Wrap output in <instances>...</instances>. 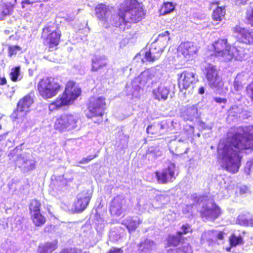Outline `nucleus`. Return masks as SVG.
<instances>
[{
  "label": "nucleus",
  "instance_id": "1",
  "mask_svg": "<svg viewBox=\"0 0 253 253\" xmlns=\"http://www.w3.org/2000/svg\"><path fill=\"white\" fill-rule=\"evenodd\" d=\"M249 149L253 150V126H240L218 148L222 168L231 173L237 172L242 158L239 153Z\"/></svg>",
  "mask_w": 253,
  "mask_h": 253
},
{
  "label": "nucleus",
  "instance_id": "2",
  "mask_svg": "<svg viewBox=\"0 0 253 253\" xmlns=\"http://www.w3.org/2000/svg\"><path fill=\"white\" fill-rule=\"evenodd\" d=\"M81 90L76 86L73 81L67 82L65 90L61 96L49 104V110L53 112L62 107L69 106L81 95Z\"/></svg>",
  "mask_w": 253,
  "mask_h": 253
},
{
  "label": "nucleus",
  "instance_id": "3",
  "mask_svg": "<svg viewBox=\"0 0 253 253\" xmlns=\"http://www.w3.org/2000/svg\"><path fill=\"white\" fill-rule=\"evenodd\" d=\"M61 32L59 26L54 23H49L42 29L41 38L48 51L57 49L61 41Z\"/></svg>",
  "mask_w": 253,
  "mask_h": 253
},
{
  "label": "nucleus",
  "instance_id": "4",
  "mask_svg": "<svg viewBox=\"0 0 253 253\" xmlns=\"http://www.w3.org/2000/svg\"><path fill=\"white\" fill-rule=\"evenodd\" d=\"M142 3L137 0H124L120 4L117 14L113 18V24L124 30L130 27L128 25L127 15Z\"/></svg>",
  "mask_w": 253,
  "mask_h": 253
},
{
  "label": "nucleus",
  "instance_id": "5",
  "mask_svg": "<svg viewBox=\"0 0 253 253\" xmlns=\"http://www.w3.org/2000/svg\"><path fill=\"white\" fill-rule=\"evenodd\" d=\"M62 88V85L56 79L43 78L39 81L37 84V90L39 94L46 99L56 96Z\"/></svg>",
  "mask_w": 253,
  "mask_h": 253
},
{
  "label": "nucleus",
  "instance_id": "6",
  "mask_svg": "<svg viewBox=\"0 0 253 253\" xmlns=\"http://www.w3.org/2000/svg\"><path fill=\"white\" fill-rule=\"evenodd\" d=\"M78 118L72 113H63L54 117V128L59 132L70 131L78 126Z\"/></svg>",
  "mask_w": 253,
  "mask_h": 253
},
{
  "label": "nucleus",
  "instance_id": "7",
  "mask_svg": "<svg viewBox=\"0 0 253 253\" xmlns=\"http://www.w3.org/2000/svg\"><path fill=\"white\" fill-rule=\"evenodd\" d=\"M106 98L103 96L91 97L88 100L87 108L88 112L87 117H102L106 108Z\"/></svg>",
  "mask_w": 253,
  "mask_h": 253
},
{
  "label": "nucleus",
  "instance_id": "8",
  "mask_svg": "<svg viewBox=\"0 0 253 253\" xmlns=\"http://www.w3.org/2000/svg\"><path fill=\"white\" fill-rule=\"evenodd\" d=\"M42 204L41 202L34 199L30 201L29 205L30 219L35 227H41L46 222L45 217L41 212Z\"/></svg>",
  "mask_w": 253,
  "mask_h": 253
},
{
  "label": "nucleus",
  "instance_id": "9",
  "mask_svg": "<svg viewBox=\"0 0 253 253\" xmlns=\"http://www.w3.org/2000/svg\"><path fill=\"white\" fill-rule=\"evenodd\" d=\"M213 49V55L217 57L223 58L225 60H230L231 45L228 44L227 39H218L212 44Z\"/></svg>",
  "mask_w": 253,
  "mask_h": 253
},
{
  "label": "nucleus",
  "instance_id": "10",
  "mask_svg": "<svg viewBox=\"0 0 253 253\" xmlns=\"http://www.w3.org/2000/svg\"><path fill=\"white\" fill-rule=\"evenodd\" d=\"M237 34V41L244 45L253 46V30L247 29L239 25H235L232 29Z\"/></svg>",
  "mask_w": 253,
  "mask_h": 253
},
{
  "label": "nucleus",
  "instance_id": "11",
  "mask_svg": "<svg viewBox=\"0 0 253 253\" xmlns=\"http://www.w3.org/2000/svg\"><path fill=\"white\" fill-rule=\"evenodd\" d=\"M155 177L160 184H167L171 183L176 179L175 169L171 165L162 169L155 171Z\"/></svg>",
  "mask_w": 253,
  "mask_h": 253
},
{
  "label": "nucleus",
  "instance_id": "12",
  "mask_svg": "<svg viewBox=\"0 0 253 253\" xmlns=\"http://www.w3.org/2000/svg\"><path fill=\"white\" fill-rule=\"evenodd\" d=\"M205 77L211 87L222 88L223 82L218 75V70L215 65L209 64L205 68Z\"/></svg>",
  "mask_w": 253,
  "mask_h": 253
},
{
  "label": "nucleus",
  "instance_id": "13",
  "mask_svg": "<svg viewBox=\"0 0 253 253\" xmlns=\"http://www.w3.org/2000/svg\"><path fill=\"white\" fill-rule=\"evenodd\" d=\"M198 49L197 46L191 42H182L177 49V56L180 60L188 61L197 53Z\"/></svg>",
  "mask_w": 253,
  "mask_h": 253
},
{
  "label": "nucleus",
  "instance_id": "14",
  "mask_svg": "<svg viewBox=\"0 0 253 253\" xmlns=\"http://www.w3.org/2000/svg\"><path fill=\"white\" fill-rule=\"evenodd\" d=\"M200 213L202 218L213 221L221 215L222 211L220 208L213 202L211 207L207 204H204L200 211Z\"/></svg>",
  "mask_w": 253,
  "mask_h": 253
},
{
  "label": "nucleus",
  "instance_id": "15",
  "mask_svg": "<svg viewBox=\"0 0 253 253\" xmlns=\"http://www.w3.org/2000/svg\"><path fill=\"white\" fill-rule=\"evenodd\" d=\"M152 77L150 73L144 71L134 78L131 82V95L137 94L140 89H142L148 82L152 79Z\"/></svg>",
  "mask_w": 253,
  "mask_h": 253
},
{
  "label": "nucleus",
  "instance_id": "16",
  "mask_svg": "<svg viewBox=\"0 0 253 253\" xmlns=\"http://www.w3.org/2000/svg\"><path fill=\"white\" fill-rule=\"evenodd\" d=\"M196 73L188 71H184L178 75V86L180 90H187L197 81Z\"/></svg>",
  "mask_w": 253,
  "mask_h": 253
},
{
  "label": "nucleus",
  "instance_id": "17",
  "mask_svg": "<svg viewBox=\"0 0 253 253\" xmlns=\"http://www.w3.org/2000/svg\"><path fill=\"white\" fill-rule=\"evenodd\" d=\"M91 198V194L88 190H83L79 195L73 204L75 212H83L88 206Z\"/></svg>",
  "mask_w": 253,
  "mask_h": 253
},
{
  "label": "nucleus",
  "instance_id": "18",
  "mask_svg": "<svg viewBox=\"0 0 253 253\" xmlns=\"http://www.w3.org/2000/svg\"><path fill=\"white\" fill-rule=\"evenodd\" d=\"M33 103V98L30 94H27L21 99L17 104L16 110L12 114V118L15 119L22 118L25 115L26 109H28Z\"/></svg>",
  "mask_w": 253,
  "mask_h": 253
},
{
  "label": "nucleus",
  "instance_id": "19",
  "mask_svg": "<svg viewBox=\"0 0 253 253\" xmlns=\"http://www.w3.org/2000/svg\"><path fill=\"white\" fill-rule=\"evenodd\" d=\"M145 16V12L144 10L142 4L137 8L130 12L127 15V19L128 21V25L131 23H137L141 21Z\"/></svg>",
  "mask_w": 253,
  "mask_h": 253
},
{
  "label": "nucleus",
  "instance_id": "20",
  "mask_svg": "<svg viewBox=\"0 0 253 253\" xmlns=\"http://www.w3.org/2000/svg\"><path fill=\"white\" fill-rule=\"evenodd\" d=\"M14 164L20 168L22 167L27 171L33 170L36 168V163L34 161L25 160L24 157L21 155L18 156L14 160Z\"/></svg>",
  "mask_w": 253,
  "mask_h": 253
},
{
  "label": "nucleus",
  "instance_id": "21",
  "mask_svg": "<svg viewBox=\"0 0 253 253\" xmlns=\"http://www.w3.org/2000/svg\"><path fill=\"white\" fill-rule=\"evenodd\" d=\"M186 240L187 238L181 236L180 232H176L175 235L169 234L166 239L167 247H177L180 244H184L185 241Z\"/></svg>",
  "mask_w": 253,
  "mask_h": 253
},
{
  "label": "nucleus",
  "instance_id": "22",
  "mask_svg": "<svg viewBox=\"0 0 253 253\" xmlns=\"http://www.w3.org/2000/svg\"><path fill=\"white\" fill-rule=\"evenodd\" d=\"M109 10V6L103 3H99L94 7L95 14L97 18L105 22L108 21L107 14Z\"/></svg>",
  "mask_w": 253,
  "mask_h": 253
},
{
  "label": "nucleus",
  "instance_id": "23",
  "mask_svg": "<svg viewBox=\"0 0 253 253\" xmlns=\"http://www.w3.org/2000/svg\"><path fill=\"white\" fill-rule=\"evenodd\" d=\"M124 201L120 195L115 196L111 201L110 210L112 213L115 214H121L123 211V204Z\"/></svg>",
  "mask_w": 253,
  "mask_h": 253
},
{
  "label": "nucleus",
  "instance_id": "24",
  "mask_svg": "<svg viewBox=\"0 0 253 253\" xmlns=\"http://www.w3.org/2000/svg\"><path fill=\"white\" fill-rule=\"evenodd\" d=\"M57 241L46 242L43 244H40L38 246V253H51L57 248Z\"/></svg>",
  "mask_w": 253,
  "mask_h": 253
},
{
  "label": "nucleus",
  "instance_id": "25",
  "mask_svg": "<svg viewBox=\"0 0 253 253\" xmlns=\"http://www.w3.org/2000/svg\"><path fill=\"white\" fill-rule=\"evenodd\" d=\"M107 63L106 59L102 57H95L92 60V72H97L103 67L106 66Z\"/></svg>",
  "mask_w": 253,
  "mask_h": 253
},
{
  "label": "nucleus",
  "instance_id": "26",
  "mask_svg": "<svg viewBox=\"0 0 253 253\" xmlns=\"http://www.w3.org/2000/svg\"><path fill=\"white\" fill-rule=\"evenodd\" d=\"M164 128V126L161 123H153L148 126L146 131L148 134L159 136L163 134L161 130Z\"/></svg>",
  "mask_w": 253,
  "mask_h": 253
},
{
  "label": "nucleus",
  "instance_id": "27",
  "mask_svg": "<svg viewBox=\"0 0 253 253\" xmlns=\"http://www.w3.org/2000/svg\"><path fill=\"white\" fill-rule=\"evenodd\" d=\"M225 6H217L212 12V18L215 21H222L225 15Z\"/></svg>",
  "mask_w": 253,
  "mask_h": 253
},
{
  "label": "nucleus",
  "instance_id": "28",
  "mask_svg": "<svg viewBox=\"0 0 253 253\" xmlns=\"http://www.w3.org/2000/svg\"><path fill=\"white\" fill-rule=\"evenodd\" d=\"M140 223L139 220H135L132 217L127 218L123 222V224L127 228L129 233L134 231Z\"/></svg>",
  "mask_w": 253,
  "mask_h": 253
},
{
  "label": "nucleus",
  "instance_id": "29",
  "mask_svg": "<svg viewBox=\"0 0 253 253\" xmlns=\"http://www.w3.org/2000/svg\"><path fill=\"white\" fill-rule=\"evenodd\" d=\"M156 98L158 100H166L169 93V89L163 86H159L154 91Z\"/></svg>",
  "mask_w": 253,
  "mask_h": 253
},
{
  "label": "nucleus",
  "instance_id": "30",
  "mask_svg": "<svg viewBox=\"0 0 253 253\" xmlns=\"http://www.w3.org/2000/svg\"><path fill=\"white\" fill-rule=\"evenodd\" d=\"M165 46L164 45H162L159 44L156 42H153L151 43L150 46V50L152 51V54H154L155 57L158 59L162 55V52H163Z\"/></svg>",
  "mask_w": 253,
  "mask_h": 253
},
{
  "label": "nucleus",
  "instance_id": "31",
  "mask_svg": "<svg viewBox=\"0 0 253 253\" xmlns=\"http://www.w3.org/2000/svg\"><path fill=\"white\" fill-rule=\"evenodd\" d=\"M154 244L153 241L144 240L141 241L138 245V251L139 253H142L151 250L152 246Z\"/></svg>",
  "mask_w": 253,
  "mask_h": 253
},
{
  "label": "nucleus",
  "instance_id": "32",
  "mask_svg": "<svg viewBox=\"0 0 253 253\" xmlns=\"http://www.w3.org/2000/svg\"><path fill=\"white\" fill-rule=\"evenodd\" d=\"M13 11L12 6L7 3L0 4V20H2L6 16L10 14Z\"/></svg>",
  "mask_w": 253,
  "mask_h": 253
},
{
  "label": "nucleus",
  "instance_id": "33",
  "mask_svg": "<svg viewBox=\"0 0 253 253\" xmlns=\"http://www.w3.org/2000/svg\"><path fill=\"white\" fill-rule=\"evenodd\" d=\"M229 244L231 247H237L239 245H242L244 242L242 236H236L234 233H232L228 239Z\"/></svg>",
  "mask_w": 253,
  "mask_h": 253
},
{
  "label": "nucleus",
  "instance_id": "34",
  "mask_svg": "<svg viewBox=\"0 0 253 253\" xmlns=\"http://www.w3.org/2000/svg\"><path fill=\"white\" fill-rule=\"evenodd\" d=\"M170 33L169 31H166L164 33L160 34L155 42H158L160 44L164 45L166 46L167 44L169 41Z\"/></svg>",
  "mask_w": 253,
  "mask_h": 253
},
{
  "label": "nucleus",
  "instance_id": "35",
  "mask_svg": "<svg viewBox=\"0 0 253 253\" xmlns=\"http://www.w3.org/2000/svg\"><path fill=\"white\" fill-rule=\"evenodd\" d=\"M245 19L247 24L253 27V2L250 3L247 9Z\"/></svg>",
  "mask_w": 253,
  "mask_h": 253
},
{
  "label": "nucleus",
  "instance_id": "36",
  "mask_svg": "<svg viewBox=\"0 0 253 253\" xmlns=\"http://www.w3.org/2000/svg\"><path fill=\"white\" fill-rule=\"evenodd\" d=\"M174 9V6L171 2H165L160 9L161 14L164 15L169 14Z\"/></svg>",
  "mask_w": 253,
  "mask_h": 253
},
{
  "label": "nucleus",
  "instance_id": "37",
  "mask_svg": "<svg viewBox=\"0 0 253 253\" xmlns=\"http://www.w3.org/2000/svg\"><path fill=\"white\" fill-rule=\"evenodd\" d=\"M20 73V67L19 66H16L11 69L9 73L10 80L13 82H16L18 80V77Z\"/></svg>",
  "mask_w": 253,
  "mask_h": 253
},
{
  "label": "nucleus",
  "instance_id": "38",
  "mask_svg": "<svg viewBox=\"0 0 253 253\" xmlns=\"http://www.w3.org/2000/svg\"><path fill=\"white\" fill-rule=\"evenodd\" d=\"M244 84L242 80L239 77L237 76L233 82L234 89L236 91L241 90L243 88Z\"/></svg>",
  "mask_w": 253,
  "mask_h": 253
},
{
  "label": "nucleus",
  "instance_id": "39",
  "mask_svg": "<svg viewBox=\"0 0 253 253\" xmlns=\"http://www.w3.org/2000/svg\"><path fill=\"white\" fill-rule=\"evenodd\" d=\"M180 229L181 231H177V232H180L181 236H183V235L187 234L188 233H192L193 231L191 226L188 223L182 224Z\"/></svg>",
  "mask_w": 253,
  "mask_h": 253
},
{
  "label": "nucleus",
  "instance_id": "40",
  "mask_svg": "<svg viewBox=\"0 0 253 253\" xmlns=\"http://www.w3.org/2000/svg\"><path fill=\"white\" fill-rule=\"evenodd\" d=\"M151 53L152 51L150 48L148 51L145 52L144 54V58H145L146 61L149 62H153L158 59L154 54H152V53L151 54Z\"/></svg>",
  "mask_w": 253,
  "mask_h": 253
},
{
  "label": "nucleus",
  "instance_id": "41",
  "mask_svg": "<svg viewBox=\"0 0 253 253\" xmlns=\"http://www.w3.org/2000/svg\"><path fill=\"white\" fill-rule=\"evenodd\" d=\"M21 50V48L18 45L9 46L8 48V56L11 57L16 54L18 51Z\"/></svg>",
  "mask_w": 253,
  "mask_h": 253
},
{
  "label": "nucleus",
  "instance_id": "42",
  "mask_svg": "<svg viewBox=\"0 0 253 253\" xmlns=\"http://www.w3.org/2000/svg\"><path fill=\"white\" fill-rule=\"evenodd\" d=\"M246 90L248 92L251 93L250 98L253 100V81L247 85Z\"/></svg>",
  "mask_w": 253,
  "mask_h": 253
},
{
  "label": "nucleus",
  "instance_id": "43",
  "mask_svg": "<svg viewBox=\"0 0 253 253\" xmlns=\"http://www.w3.org/2000/svg\"><path fill=\"white\" fill-rule=\"evenodd\" d=\"M40 0H37L36 1H30V0H23L21 1L22 8H25V5L33 4L34 2H40Z\"/></svg>",
  "mask_w": 253,
  "mask_h": 253
},
{
  "label": "nucleus",
  "instance_id": "44",
  "mask_svg": "<svg viewBox=\"0 0 253 253\" xmlns=\"http://www.w3.org/2000/svg\"><path fill=\"white\" fill-rule=\"evenodd\" d=\"M95 157L94 156H88L87 158H83L80 161V164H85L88 163L89 161H90L91 160L93 159Z\"/></svg>",
  "mask_w": 253,
  "mask_h": 253
},
{
  "label": "nucleus",
  "instance_id": "45",
  "mask_svg": "<svg viewBox=\"0 0 253 253\" xmlns=\"http://www.w3.org/2000/svg\"><path fill=\"white\" fill-rule=\"evenodd\" d=\"M59 253H78L75 249H65L61 251Z\"/></svg>",
  "mask_w": 253,
  "mask_h": 253
},
{
  "label": "nucleus",
  "instance_id": "46",
  "mask_svg": "<svg viewBox=\"0 0 253 253\" xmlns=\"http://www.w3.org/2000/svg\"><path fill=\"white\" fill-rule=\"evenodd\" d=\"M107 253H123V250L121 248H114L110 250Z\"/></svg>",
  "mask_w": 253,
  "mask_h": 253
},
{
  "label": "nucleus",
  "instance_id": "47",
  "mask_svg": "<svg viewBox=\"0 0 253 253\" xmlns=\"http://www.w3.org/2000/svg\"><path fill=\"white\" fill-rule=\"evenodd\" d=\"M225 233L223 231H219L217 233V235L215 237V240H222L224 239V236Z\"/></svg>",
  "mask_w": 253,
  "mask_h": 253
},
{
  "label": "nucleus",
  "instance_id": "48",
  "mask_svg": "<svg viewBox=\"0 0 253 253\" xmlns=\"http://www.w3.org/2000/svg\"><path fill=\"white\" fill-rule=\"evenodd\" d=\"M214 100L218 103H226L227 102V99L226 98H222L220 97H215Z\"/></svg>",
  "mask_w": 253,
  "mask_h": 253
},
{
  "label": "nucleus",
  "instance_id": "49",
  "mask_svg": "<svg viewBox=\"0 0 253 253\" xmlns=\"http://www.w3.org/2000/svg\"><path fill=\"white\" fill-rule=\"evenodd\" d=\"M249 1V0H235V2L237 4L243 5L246 4Z\"/></svg>",
  "mask_w": 253,
  "mask_h": 253
},
{
  "label": "nucleus",
  "instance_id": "50",
  "mask_svg": "<svg viewBox=\"0 0 253 253\" xmlns=\"http://www.w3.org/2000/svg\"><path fill=\"white\" fill-rule=\"evenodd\" d=\"M7 83L6 79L5 77H1L0 76V85L6 84Z\"/></svg>",
  "mask_w": 253,
  "mask_h": 253
},
{
  "label": "nucleus",
  "instance_id": "51",
  "mask_svg": "<svg viewBox=\"0 0 253 253\" xmlns=\"http://www.w3.org/2000/svg\"><path fill=\"white\" fill-rule=\"evenodd\" d=\"M220 2L218 0H214L210 2V5L211 7L214 5H218L219 4Z\"/></svg>",
  "mask_w": 253,
  "mask_h": 253
},
{
  "label": "nucleus",
  "instance_id": "52",
  "mask_svg": "<svg viewBox=\"0 0 253 253\" xmlns=\"http://www.w3.org/2000/svg\"><path fill=\"white\" fill-rule=\"evenodd\" d=\"M198 92L200 94H203L205 92V88L203 86H201L199 88Z\"/></svg>",
  "mask_w": 253,
  "mask_h": 253
},
{
  "label": "nucleus",
  "instance_id": "53",
  "mask_svg": "<svg viewBox=\"0 0 253 253\" xmlns=\"http://www.w3.org/2000/svg\"><path fill=\"white\" fill-rule=\"evenodd\" d=\"M246 190H247V188H245V189H243L242 188H240V193L241 194L245 193Z\"/></svg>",
  "mask_w": 253,
  "mask_h": 253
},
{
  "label": "nucleus",
  "instance_id": "54",
  "mask_svg": "<svg viewBox=\"0 0 253 253\" xmlns=\"http://www.w3.org/2000/svg\"><path fill=\"white\" fill-rule=\"evenodd\" d=\"M233 247H231V246H230L229 247L226 248V251L228 252H230L231 251V248Z\"/></svg>",
  "mask_w": 253,
  "mask_h": 253
},
{
  "label": "nucleus",
  "instance_id": "55",
  "mask_svg": "<svg viewBox=\"0 0 253 253\" xmlns=\"http://www.w3.org/2000/svg\"><path fill=\"white\" fill-rule=\"evenodd\" d=\"M209 241H210V242H214V241L211 240V239H210Z\"/></svg>",
  "mask_w": 253,
  "mask_h": 253
},
{
  "label": "nucleus",
  "instance_id": "56",
  "mask_svg": "<svg viewBox=\"0 0 253 253\" xmlns=\"http://www.w3.org/2000/svg\"><path fill=\"white\" fill-rule=\"evenodd\" d=\"M1 128H2L1 126L0 125V130L1 129Z\"/></svg>",
  "mask_w": 253,
  "mask_h": 253
}]
</instances>
